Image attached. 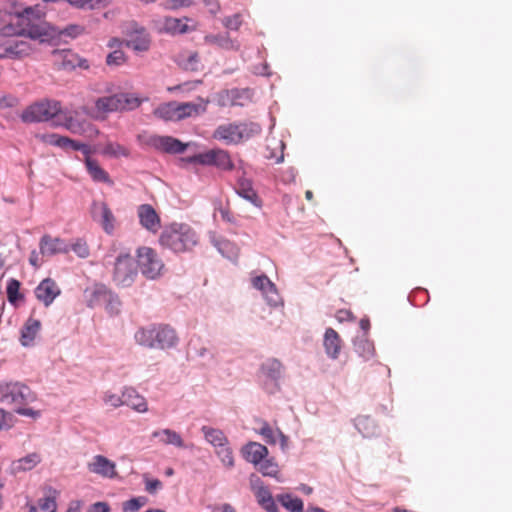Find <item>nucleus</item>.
<instances>
[{"label": "nucleus", "mask_w": 512, "mask_h": 512, "mask_svg": "<svg viewBox=\"0 0 512 512\" xmlns=\"http://www.w3.org/2000/svg\"><path fill=\"white\" fill-rule=\"evenodd\" d=\"M159 243L175 253L190 251L198 243L194 229L185 223H172L162 230Z\"/></svg>", "instance_id": "obj_1"}, {"label": "nucleus", "mask_w": 512, "mask_h": 512, "mask_svg": "<svg viewBox=\"0 0 512 512\" xmlns=\"http://www.w3.org/2000/svg\"><path fill=\"white\" fill-rule=\"evenodd\" d=\"M137 344L150 349H171L178 343L176 331L167 324L139 328L134 335Z\"/></svg>", "instance_id": "obj_2"}, {"label": "nucleus", "mask_w": 512, "mask_h": 512, "mask_svg": "<svg viewBox=\"0 0 512 512\" xmlns=\"http://www.w3.org/2000/svg\"><path fill=\"white\" fill-rule=\"evenodd\" d=\"M138 144L145 149H153L160 153L180 154L183 153L187 144L179 139L168 135H157L143 131L137 135Z\"/></svg>", "instance_id": "obj_3"}, {"label": "nucleus", "mask_w": 512, "mask_h": 512, "mask_svg": "<svg viewBox=\"0 0 512 512\" xmlns=\"http://www.w3.org/2000/svg\"><path fill=\"white\" fill-rule=\"evenodd\" d=\"M35 400L36 395L25 384L19 382L0 384V402L19 408Z\"/></svg>", "instance_id": "obj_4"}, {"label": "nucleus", "mask_w": 512, "mask_h": 512, "mask_svg": "<svg viewBox=\"0 0 512 512\" xmlns=\"http://www.w3.org/2000/svg\"><path fill=\"white\" fill-rule=\"evenodd\" d=\"M136 256L140 272L147 279L153 280L162 274L165 265L156 250L142 246L137 249Z\"/></svg>", "instance_id": "obj_5"}, {"label": "nucleus", "mask_w": 512, "mask_h": 512, "mask_svg": "<svg viewBox=\"0 0 512 512\" xmlns=\"http://www.w3.org/2000/svg\"><path fill=\"white\" fill-rule=\"evenodd\" d=\"M61 113V104L54 100H42L28 106L21 115L24 122H44Z\"/></svg>", "instance_id": "obj_6"}, {"label": "nucleus", "mask_w": 512, "mask_h": 512, "mask_svg": "<svg viewBox=\"0 0 512 512\" xmlns=\"http://www.w3.org/2000/svg\"><path fill=\"white\" fill-rule=\"evenodd\" d=\"M188 162L215 166L224 171H231L234 169L233 161L230 154L223 149H211L188 158Z\"/></svg>", "instance_id": "obj_7"}, {"label": "nucleus", "mask_w": 512, "mask_h": 512, "mask_svg": "<svg viewBox=\"0 0 512 512\" xmlns=\"http://www.w3.org/2000/svg\"><path fill=\"white\" fill-rule=\"evenodd\" d=\"M137 277V269L130 254H120L115 261L113 281L121 287L132 285Z\"/></svg>", "instance_id": "obj_8"}, {"label": "nucleus", "mask_w": 512, "mask_h": 512, "mask_svg": "<svg viewBox=\"0 0 512 512\" xmlns=\"http://www.w3.org/2000/svg\"><path fill=\"white\" fill-rule=\"evenodd\" d=\"M52 59L54 66L59 70L71 71L76 68L87 70L90 67L87 59L70 49L53 50Z\"/></svg>", "instance_id": "obj_9"}, {"label": "nucleus", "mask_w": 512, "mask_h": 512, "mask_svg": "<svg viewBox=\"0 0 512 512\" xmlns=\"http://www.w3.org/2000/svg\"><path fill=\"white\" fill-rule=\"evenodd\" d=\"M32 51L31 44L26 40H9L0 46V58L22 59Z\"/></svg>", "instance_id": "obj_10"}, {"label": "nucleus", "mask_w": 512, "mask_h": 512, "mask_svg": "<svg viewBox=\"0 0 512 512\" xmlns=\"http://www.w3.org/2000/svg\"><path fill=\"white\" fill-rule=\"evenodd\" d=\"M250 485L258 503L268 512H277V506L270 491L263 485V482L258 476L251 475Z\"/></svg>", "instance_id": "obj_11"}, {"label": "nucleus", "mask_w": 512, "mask_h": 512, "mask_svg": "<svg viewBox=\"0 0 512 512\" xmlns=\"http://www.w3.org/2000/svg\"><path fill=\"white\" fill-rule=\"evenodd\" d=\"M60 294V287L56 281L51 278L43 279L35 288L36 298L46 307L50 306Z\"/></svg>", "instance_id": "obj_12"}, {"label": "nucleus", "mask_w": 512, "mask_h": 512, "mask_svg": "<svg viewBox=\"0 0 512 512\" xmlns=\"http://www.w3.org/2000/svg\"><path fill=\"white\" fill-rule=\"evenodd\" d=\"M252 285L255 289L262 292L269 305L277 306L281 303V298L275 284L266 275L254 277Z\"/></svg>", "instance_id": "obj_13"}, {"label": "nucleus", "mask_w": 512, "mask_h": 512, "mask_svg": "<svg viewBox=\"0 0 512 512\" xmlns=\"http://www.w3.org/2000/svg\"><path fill=\"white\" fill-rule=\"evenodd\" d=\"M137 215L140 224L146 230L157 233L161 227V220L156 210L150 204H142L138 207Z\"/></svg>", "instance_id": "obj_14"}, {"label": "nucleus", "mask_w": 512, "mask_h": 512, "mask_svg": "<svg viewBox=\"0 0 512 512\" xmlns=\"http://www.w3.org/2000/svg\"><path fill=\"white\" fill-rule=\"evenodd\" d=\"M88 470L104 478H114L117 476L116 465L108 458L102 455H96L87 465Z\"/></svg>", "instance_id": "obj_15"}, {"label": "nucleus", "mask_w": 512, "mask_h": 512, "mask_svg": "<svg viewBox=\"0 0 512 512\" xmlns=\"http://www.w3.org/2000/svg\"><path fill=\"white\" fill-rule=\"evenodd\" d=\"M92 212L104 231L111 234L114 231L116 219L108 205L105 202H94Z\"/></svg>", "instance_id": "obj_16"}, {"label": "nucleus", "mask_w": 512, "mask_h": 512, "mask_svg": "<svg viewBox=\"0 0 512 512\" xmlns=\"http://www.w3.org/2000/svg\"><path fill=\"white\" fill-rule=\"evenodd\" d=\"M39 249L43 256L50 257L59 253H68L69 245L60 238H53L46 234L40 239Z\"/></svg>", "instance_id": "obj_17"}, {"label": "nucleus", "mask_w": 512, "mask_h": 512, "mask_svg": "<svg viewBox=\"0 0 512 512\" xmlns=\"http://www.w3.org/2000/svg\"><path fill=\"white\" fill-rule=\"evenodd\" d=\"M209 101L201 97L196 102H177L179 121L189 118L196 117L204 113L207 109Z\"/></svg>", "instance_id": "obj_18"}, {"label": "nucleus", "mask_w": 512, "mask_h": 512, "mask_svg": "<svg viewBox=\"0 0 512 512\" xmlns=\"http://www.w3.org/2000/svg\"><path fill=\"white\" fill-rule=\"evenodd\" d=\"M323 346L327 356L331 359H337L342 349V339L333 329L327 328L324 333Z\"/></svg>", "instance_id": "obj_19"}, {"label": "nucleus", "mask_w": 512, "mask_h": 512, "mask_svg": "<svg viewBox=\"0 0 512 512\" xmlns=\"http://www.w3.org/2000/svg\"><path fill=\"white\" fill-rule=\"evenodd\" d=\"M123 405H126L138 413L148 411V403L146 399L140 395L134 388L125 387L123 389Z\"/></svg>", "instance_id": "obj_20"}, {"label": "nucleus", "mask_w": 512, "mask_h": 512, "mask_svg": "<svg viewBox=\"0 0 512 512\" xmlns=\"http://www.w3.org/2000/svg\"><path fill=\"white\" fill-rule=\"evenodd\" d=\"M259 423L261 426L257 432L268 444H276L279 441L283 449L287 446L288 438L280 429H273L266 421H259Z\"/></svg>", "instance_id": "obj_21"}, {"label": "nucleus", "mask_w": 512, "mask_h": 512, "mask_svg": "<svg viewBox=\"0 0 512 512\" xmlns=\"http://www.w3.org/2000/svg\"><path fill=\"white\" fill-rule=\"evenodd\" d=\"M190 19L187 17L183 18H175V17H165L162 24V31L171 34V35H180L185 34L189 31H193L195 27H189L187 22Z\"/></svg>", "instance_id": "obj_22"}, {"label": "nucleus", "mask_w": 512, "mask_h": 512, "mask_svg": "<svg viewBox=\"0 0 512 512\" xmlns=\"http://www.w3.org/2000/svg\"><path fill=\"white\" fill-rule=\"evenodd\" d=\"M242 454L248 462L258 465L268 455V449L258 442H249L243 447Z\"/></svg>", "instance_id": "obj_23"}, {"label": "nucleus", "mask_w": 512, "mask_h": 512, "mask_svg": "<svg viewBox=\"0 0 512 512\" xmlns=\"http://www.w3.org/2000/svg\"><path fill=\"white\" fill-rule=\"evenodd\" d=\"M237 194L255 205L256 207H260L262 204L261 199L259 198L257 192L253 188L252 181L245 178H240L237 181L236 185Z\"/></svg>", "instance_id": "obj_24"}, {"label": "nucleus", "mask_w": 512, "mask_h": 512, "mask_svg": "<svg viewBox=\"0 0 512 512\" xmlns=\"http://www.w3.org/2000/svg\"><path fill=\"white\" fill-rule=\"evenodd\" d=\"M85 166L88 174L95 182L106 183L110 186L114 184L107 171H105L97 160L93 158L85 159Z\"/></svg>", "instance_id": "obj_25"}, {"label": "nucleus", "mask_w": 512, "mask_h": 512, "mask_svg": "<svg viewBox=\"0 0 512 512\" xmlns=\"http://www.w3.org/2000/svg\"><path fill=\"white\" fill-rule=\"evenodd\" d=\"M11 14L14 15L23 24H30L32 20L40 19L44 15L39 5L27 7H22L20 5L15 6L11 11Z\"/></svg>", "instance_id": "obj_26"}, {"label": "nucleus", "mask_w": 512, "mask_h": 512, "mask_svg": "<svg viewBox=\"0 0 512 512\" xmlns=\"http://www.w3.org/2000/svg\"><path fill=\"white\" fill-rule=\"evenodd\" d=\"M42 491L43 497L38 500L39 508L44 512H56L59 491L48 485L44 486Z\"/></svg>", "instance_id": "obj_27"}, {"label": "nucleus", "mask_w": 512, "mask_h": 512, "mask_svg": "<svg viewBox=\"0 0 512 512\" xmlns=\"http://www.w3.org/2000/svg\"><path fill=\"white\" fill-rule=\"evenodd\" d=\"M213 137L217 140L225 141L226 143H239L238 125L236 123L220 125L214 131Z\"/></svg>", "instance_id": "obj_28"}, {"label": "nucleus", "mask_w": 512, "mask_h": 512, "mask_svg": "<svg viewBox=\"0 0 512 512\" xmlns=\"http://www.w3.org/2000/svg\"><path fill=\"white\" fill-rule=\"evenodd\" d=\"M154 438H158L159 442L164 445H173L177 448H185V443L181 435L171 429L157 430L152 433Z\"/></svg>", "instance_id": "obj_29"}, {"label": "nucleus", "mask_w": 512, "mask_h": 512, "mask_svg": "<svg viewBox=\"0 0 512 512\" xmlns=\"http://www.w3.org/2000/svg\"><path fill=\"white\" fill-rule=\"evenodd\" d=\"M207 44L215 45L226 50H239V43L230 38L228 33L224 34H210L204 37Z\"/></svg>", "instance_id": "obj_30"}, {"label": "nucleus", "mask_w": 512, "mask_h": 512, "mask_svg": "<svg viewBox=\"0 0 512 512\" xmlns=\"http://www.w3.org/2000/svg\"><path fill=\"white\" fill-rule=\"evenodd\" d=\"M112 291L103 284L94 285L90 292L88 305L89 307L102 306L111 298Z\"/></svg>", "instance_id": "obj_31"}, {"label": "nucleus", "mask_w": 512, "mask_h": 512, "mask_svg": "<svg viewBox=\"0 0 512 512\" xmlns=\"http://www.w3.org/2000/svg\"><path fill=\"white\" fill-rule=\"evenodd\" d=\"M155 117L164 121H179L178 107L176 101L163 103L154 109Z\"/></svg>", "instance_id": "obj_32"}, {"label": "nucleus", "mask_w": 512, "mask_h": 512, "mask_svg": "<svg viewBox=\"0 0 512 512\" xmlns=\"http://www.w3.org/2000/svg\"><path fill=\"white\" fill-rule=\"evenodd\" d=\"M41 328V322L34 318H29L21 330V343L29 346L36 338Z\"/></svg>", "instance_id": "obj_33"}, {"label": "nucleus", "mask_w": 512, "mask_h": 512, "mask_svg": "<svg viewBox=\"0 0 512 512\" xmlns=\"http://www.w3.org/2000/svg\"><path fill=\"white\" fill-rule=\"evenodd\" d=\"M95 108L101 114L121 112L117 94L98 98L95 102Z\"/></svg>", "instance_id": "obj_34"}, {"label": "nucleus", "mask_w": 512, "mask_h": 512, "mask_svg": "<svg viewBox=\"0 0 512 512\" xmlns=\"http://www.w3.org/2000/svg\"><path fill=\"white\" fill-rule=\"evenodd\" d=\"M201 431L206 441L213 445L215 448L223 446L224 444H229L227 437L220 429H216L210 426H203Z\"/></svg>", "instance_id": "obj_35"}, {"label": "nucleus", "mask_w": 512, "mask_h": 512, "mask_svg": "<svg viewBox=\"0 0 512 512\" xmlns=\"http://www.w3.org/2000/svg\"><path fill=\"white\" fill-rule=\"evenodd\" d=\"M356 353L364 360H370L375 355V347L366 336L358 337L354 341Z\"/></svg>", "instance_id": "obj_36"}, {"label": "nucleus", "mask_w": 512, "mask_h": 512, "mask_svg": "<svg viewBox=\"0 0 512 512\" xmlns=\"http://www.w3.org/2000/svg\"><path fill=\"white\" fill-rule=\"evenodd\" d=\"M20 287L21 283L17 279L11 278L7 282V299L14 307H17L24 300V294L20 292Z\"/></svg>", "instance_id": "obj_37"}, {"label": "nucleus", "mask_w": 512, "mask_h": 512, "mask_svg": "<svg viewBox=\"0 0 512 512\" xmlns=\"http://www.w3.org/2000/svg\"><path fill=\"white\" fill-rule=\"evenodd\" d=\"M40 462L41 455L39 453L33 452L14 462V469L17 472L29 471L36 467Z\"/></svg>", "instance_id": "obj_38"}, {"label": "nucleus", "mask_w": 512, "mask_h": 512, "mask_svg": "<svg viewBox=\"0 0 512 512\" xmlns=\"http://www.w3.org/2000/svg\"><path fill=\"white\" fill-rule=\"evenodd\" d=\"M282 370V363L275 358L268 359L261 366L262 373L272 380H278L281 377Z\"/></svg>", "instance_id": "obj_39"}, {"label": "nucleus", "mask_w": 512, "mask_h": 512, "mask_svg": "<svg viewBox=\"0 0 512 512\" xmlns=\"http://www.w3.org/2000/svg\"><path fill=\"white\" fill-rule=\"evenodd\" d=\"M120 110L129 111L138 108L143 100L132 93H118Z\"/></svg>", "instance_id": "obj_40"}, {"label": "nucleus", "mask_w": 512, "mask_h": 512, "mask_svg": "<svg viewBox=\"0 0 512 512\" xmlns=\"http://www.w3.org/2000/svg\"><path fill=\"white\" fill-rule=\"evenodd\" d=\"M278 501L290 512H303V501L291 494H281L277 496Z\"/></svg>", "instance_id": "obj_41"}, {"label": "nucleus", "mask_w": 512, "mask_h": 512, "mask_svg": "<svg viewBox=\"0 0 512 512\" xmlns=\"http://www.w3.org/2000/svg\"><path fill=\"white\" fill-rule=\"evenodd\" d=\"M237 125L240 142L243 140H248L261 132V127L257 123L244 122L238 123Z\"/></svg>", "instance_id": "obj_42"}, {"label": "nucleus", "mask_w": 512, "mask_h": 512, "mask_svg": "<svg viewBox=\"0 0 512 512\" xmlns=\"http://www.w3.org/2000/svg\"><path fill=\"white\" fill-rule=\"evenodd\" d=\"M150 43L151 41L149 35L146 33H141L139 35L131 37L127 41V46L135 51L143 52L149 49Z\"/></svg>", "instance_id": "obj_43"}, {"label": "nucleus", "mask_w": 512, "mask_h": 512, "mask_svg": "<svg viewBox=\"0 0 512 512\" xmlns=\"http://www.w3.org/2000/svg\"><path fill=\"white\" fill-rule=\"evenodd\" d=\"M102 154L110 157H128L129 150L119 143L107 142L103 147Z\"/></svg>", "instance_id": "obj_44"}, {"label": "nucleus", "mask_w": 512, "mask_h": 512, "mask_svg": "<svg viewBox=\"0 0 512 512\" xmlns=\"http://www.w3.org/2000/svg\"><path fill=\"white\" fill-rule=\"evenodd\" d=\"M26 33V27L19 20L17 23H8L0 28V36L13 37L23 36Z\"/></svg>", "instance_id": "obj_45"}, {"label": "nucleus", "mask_w": 512, "mask_h": 512, "mask_svg": "<svg viewBox=\"0 0 512 512\" xmlns=\"http://www.w3.org/2000/svg\"><path fill=\"white\" fill-rule=\"evenodd\" d=\"M180 65L190 71H197L199 69V55L197 52H188L180 55Z\"/></svg>", "instance_id": "obj_46"}, {"label": "nucleus", "mask_w": 512, "mask_h": 512, "mask_svg": "<svg viewBox=\"0 0 512 512\" xmlns=\"http://www.w3.org/2000/svg\"><path fill=\"white\" fill-rule=\"evenodd\" d=\"M258 465H259V468H258L259 471L264 476L274 477L278 481H280V478L278 477V473H279L278 465L275 462H273L271 459L261 461V463H259Z\"/></svg>", "instance_id": "obj_47"}, {"label": "nucleus", "mask_w": 512, "mask_h": 512, "mask_svg": "<svg viewBox=\"0 0 512 512\" xmlns=\"http://www.w3.org/2000/svg\"><path fill=\"white\" fill-rule=\"evenodd\" d=\"M355 426L365 437H368L374 433V430L369 428H374V423L368 416H359L355 419Z\"/></svg>", "instance_id": "obj_48"}, {"label": "nucleus", "mask_w": 512, "mask_h": 512, "mask_svg": "<svg viewBox=\"0 0 512 512\" xmlns=\"http://www.w3.org/2000/svg\"><path fill=\"white\" fill-rule=\"evenodd\" d=\"M216 453L220 457L222 463L227 467H233L234 466V457L231 448L229 447V444H224L223 446H220L216 448Z\"/></svg>", "instance_id": "obj_49"}, {"label": "nucleus", "mask_w": 512, "mask_h": 512, "mask_svg": "<svg viewBox=\"0 0 512 512\" xmlns=\"http://www.w3.org/2000/svg\"><path fill=\"white\" fill-rule=\"evenodd\" d=\"M147 502H148V499L145 496H139V497L132 498L123 503V511L124 512H136L141 507L146 505Z\"/></svg>", "instance_id": "obj_50"}, {"label": "nucleus", "mask_w": 512, "mask_h": 512, "mask_svg": "<svg viewBox=\"0 0 512 512\" xmlns=\"http://www.w3.org/2000/svg\"><path fill=\"white\" fill-rule=\"evenodd\" d=\"M70 249L80 258H87L90 255L87 242L81 238L76 239L71 247H69V250Z\"/></svg>", "instance_id": "obj_51"}, {"label": "nucleus", "mask_w": 512, "mask_h": 512, "mask_svg": "<svg viewBox=\"0 0 512 512\" xmlns=\"http://www.w3.org/2000/svg\"><path fill=\"white\" fill-rule=\"evenodd\" d=\"M103 401L106 405L112 408L123 406V392L119 395L111 391H107L104 393Z\"/></svg>", "instance_id": "obj_52"}, {"label": "nucleus", "mask_w": 512, "mask_h": 512, "mask_svg": "<svg viewBox=\"0 0 512 512\" xmlns=\"http://www.w3.org/2000/svg\"><path fill=\"white\" fill-rule=\"evenodd\" d=\"M225 28L230 30H238L242 24V17L240 14H234L232 16L225 17L222 20Z\"/></svg>", "instance_id": "obj_53"}, {"label": "nucleus", "mask_w": 512, "mask_h": 512, "mask_svg": "<svg viewBox=\"0 0 512 512\" xmlns=\"http://www.w3.org/2000/svg\"><path fill=\"white\" fill-rule=\"evenodd\" d=\"M103 306L110 314L116 315L120 312L121 302L118 296L112 292L111 298H109Z\"/></svg>", "instance_id": "obj_54"}, {"label": "nucleus", "mask_w": 512, "mask_h": 512, "mask_svg": "<svg viewBox=\"0 0 512 512\" xmlns=\"http://www.w3.org/2000/svg\"><path fill=\"white\" fill-rule=\"evenodd\" d=\"M143 480L145 483V490L150 494L156 493L158 490H160L163 487V484L160 480L151 479V478H149L148 474L143 475Z\"/></svg>", "instance_id": "obj_55"}, {"label": "nucleus", "mask_w": 512, "mask_h": 512, "mask_svg": "<svg viewBox=\"0 0 512 512\" xmlns=\"http://www.w3.org/2000/svg\"><path fill=\"white\" fill-rule=\"evenodd\" d=\"M85 32V28L79 24H69L62 31L61 35L76 38Z\"/></svg>", "instance_id": "obj_56"}, {"label": "nucleus", "mask_w": 512, "mask_h": 512, "mask_svg": "<svg viewBox=\"0 0 512 512\" xmlns=\"http://www.w3.org/2000/svg\"><path fill=\"white\" fill-rule=\"evenodd\" d=\"M39 137L46 144L63 148V143L61 140H63L65 138V136H61L56 133H52V134H42Z\"/></svg>", "instance_id": "obj_57"}, {"label": "nucleus", "mask_w": 512, "mask_h": 512, "mask_svg": "<svg viewBox=\"0 0 512 512\" xmlns=\"http://www.w3.org/2000/svg\"><path fill=\"white\" fill-rule=\"evenodd\" d=\"M124 62H125V55L120 50H115V51L111 52L106 58V63L108 65L119 66V65L123 64Z\"/></svg>", "instance_id": "obj_58"}, {"label": "nucleus", "mask_w": 512, "mask_h": 512, "mask_svg": "<svg viewBox=\"0 0 512 512\" xmlns=\"http://www.w3.org/2000/svg\"><path fill=\"white\" fill-rule=\"evenodd\" d=\"M201 83H202L201 80H197V81H193V82H185V83L176 85L174 87H170V88H168V90L169 91H176V90H178V91H181L183 93H188V92L192 91L193 89H195Z\"/></svg>", "instance_id": "obj_59"}, {"label": "nucleus", "mask_w": 512, "mask_h": 512, "mask_svg": "<svg viewBox=\"0 0 512 512\" xmlns=\"http://www.w3.org/2000/svg\"><path fill=\"white\" fill-rule=\"evenodd\" d=\"M12 415L0 408V430H7L12 427Z\"/></svg>", "instance_id": "obj_60"}, {"label": "nucleus", "mask_w": 512, "mask_h": 512, "mask_svg": "<svg viewBox=\"0 0 512 512\" xmlns=\"http://www.w3.org/2000/svg\"><path fill=\"white\" fill-rule=\"evenodd\" d=\"M26 27V33L23 36H28L31 39H41L46 34L43 33L38 26H31L28 23H24Z\"/></svg>", "instance_id": "obj_61"}, {"label": "nucleus", "mask_w": 512, "mask_h": 512, "mask_svg": "<svg viewBox=\"0 0 512 512\" xmlns=\"http://www.w3.org/2000/svg\"><path fill=\"white\" fill-rule=\"evenodd\" d=\"M14 411L21 416L31 417L33 419H37L41 416L40 411L33 410L32 408H27L25 406L14 408Z\"/></svg>", "instance_id": "obj_62"}, {"label": "nucleus", "mask_w": 512, "mask_h": 512, "mask_svg": "<svg viewBox=\"0 0 512 512\" xmlns=\"http://www.w3.org/2000/svg\"><path fill=\"white\" fill-rule=\"evenodd\" d=\"M193 4V0H169L166 8L170 10H177L183 7H189Z\"/></svg>", "instance_id": "obj_63"}, {"label": "nucleus", "mask_w": 512, "mask_h": 512, "mask_svg": "<svg viewBox=\"0 0 512 512\" xmlns=\"http://www.w3.org/2000/svg\"><path fill=\"white\" fill-rule=\"evenodd\" d=\"M88 512H110V506L106 502H96L89 507Z\"/></svg>", "instance_id": "obj_64"}]
</instances>
